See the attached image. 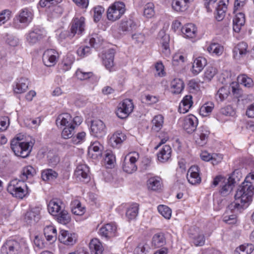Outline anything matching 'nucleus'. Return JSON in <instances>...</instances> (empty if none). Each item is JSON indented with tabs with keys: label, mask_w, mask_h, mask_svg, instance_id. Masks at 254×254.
I'll use <instances>...</instances> for the list:
<instances>
[{
	"label": "nucleus",
	"mask_w": 254,
	"mask_h": 254,
	"mask_svg": "<svg viewBox=\"0 0 254 254\" xmlns=\"http://www.w3.org/2000/svg\"><path fill=\"white\" fill-rule=\"evenodd\" d=\"M40 208L35 207L31 209L28 211L25 214V219L28 221H37L39 219V215L40 214Z\"/></svg>",
	"instance_id": "nucleus-47"
},
{
	"label": "nucleus",
	"mask_w": 254,
	"mask_h": 254,
	"mask_svg": "<svg viewBox=\"0 0 254 254\" xmlns=\"http://www.w3.org/2000/svg\"><path fill=\"white\" fill-rule=\"evenodd\" d=\"M126 11V6L124 2L116 1L111 4L107 10V18L111 21L119 19Z\"/></svg>",
	"instance_id": "nucleus-5"
},
{
	"label": "nucleus",
	"mask_w": 254,
	"mask_h": 254,
	"mask_svg": "<svg viewBox=\"0 0 254 254\" xmlns=\"http://www.w3.org/2000/svg\"><path fill=\"white\" fill-rule=\"evenodd\" d=\"M114 53L111 50H109L103 57V63L110 71H112L114 65Z\"/></svg>",
	"instance_id": "nucleus-34"
},
{
	"label": "nucleus",
	"mask_w": 254,
	"mask_h": 254,
	"mask_svg": "<svg viewBox=\"0 0 254 254\" xmlns=\"http://www.w3.org/2000/svg\"><path fill=\"white\" fill-rule=\"evenodd\" d=\"M152 129L156 131H159L163 127L164 124V117L161 115L155 116L152 121Z\"/></svg>",
	"instance_id": "nucleus-48"
},
{
	"label": "nucleus",
	"mask_w": 254,
	"mask_h": 254,
	"mask_svg": "<svg viewBox=\"0 0 254 254\" xmlns=\"http://www.w3.org/2000/svg\"><path fill=\"white\" fill-rule=\"evenodd\" d=\"M75 126L64 127L61 133L62 137L65 139L70 138L74 133Z\"/></svg>",
	"instance_id": "nucleus-51"
},
{
	"label": "nucleus",
	"mask_w": 254,
	"mask_h": 254,
	"mask_svg": "<svg viewBox=\"0 0 254 254\" xmlns=\"http://www.w3.org/2000/svg\"><path fill=\"white\" fill-rule=\"evenodd\" d=\"M214 107L212 102H207L203 104L199 109L200 115L203 117L208 116L212 112Z\"/></svg>",
	"instance_id": "nucleus-46"
},
{
	"label": "nucleus",
	"mask_w": 254,
	"mask_h": 254,
	"mask_svg": "<svg viewBox=\"0 0 254 254\" xmlns=\"http://www.w3.org/2000/svg\"><path fill=\"white\" fill-rule=\"evenodd\" d=\"M197 124L196 117L192 115H190L184 119L183 127L188 133H190L196 129Z\"/></svg>",
	"instance_id": "nucleus-17"
},
{
	"label": "nucleus",
	"mask_w": 254,
	"mask_h": 254,
	"mask_svg": "<svg viewBox=\"0 0 254 254\" xmlns=\"http://www.w3.org/2000/svg\"><path fill=\"white\" fill-rule=\"evenodd\" d=\"M183 36L186 38L193 39L196 37L197 30L195 25L192 23L186 24L181 29Z\"/></svg>",
	"instance_id": "nucleus-23"
},
{
	"label": "nucleus",
	"mask_w": 254,
	"mask_h": 254,
	"mask_svg": "<svg viewBox=\"0 0 254 254\" xmlns=\"http://www.w3.org/2000/svg\"><path fill=\"white\" fill-rule=\"evenodd\" d=\"M26 247V244L23 240L17 241L9 239L6 241L2 246L1 251L2 253L6 254H18L22 249Z\"/></svg>",
	"instance_id": "nucleus-6"
},
{
	"label": "nucleus",
	"mask_w": 254,
	"mask_h": 254,
	"mask_svg": "<svg viewBox=\"0 0 254 254\" xmlns=\"http://www.w3.org/2000/svg\"><path fill=\"white\" fill-rule=\"evenodd\" d=\"M90 132L92 135L101 138L106 133V127L104 122L99 119H95L91 122Z\"/></svg>",
	"instance_id": "nucleus-10"
},
{
	"label": "nucleus",
	"mask_w": 254,
	"mask_h": 254,
	"mask_svg": "<svg viewBox=\"0 0 254 254\" xmlns=\"http://www.w3.org/2000/svg\"><path fill=\"white\" fill-rule=\"evenodd\" d=\"M209 134L210 131L207 127H199L195 136L196 143L199 146H203L207 143Z\"/></svg>",
	"instance_id": "nucleus-14"
},
{
	"label": "nucleus",
	"mask_w": 254,
	"mask_h": 254,
	"mask_svg": "<svg viewBox=\"0 0 254 254\" xmlns=\"http://www.w3.org/2000/svg\"><path fill=\"white\" fill-rule=\"evenodd\" d=\"M147 186L149 190L158 191L161 190L162 187L161 179L158 177H151L148 180Z\"/></svg>",
	"instance_id": "nucleus-33"
},
{
	"label": "nucleus",
	"mask_w": 254,
	"mask_h": 254,
	"mask_svg": "<svg viewBox=\"0 0 254 254\" xmlns=\"http://www.w3.org/2000/svg\"><path fill=\"white\" fill-rule=\"evenodd\" d=\"M35 174V170L31 166L24 167L20 176V180L25 182L28 179L32 177Z\"/></svg>",
	"instance_id": "nucleus-38"
},
{
	"label": "nucleus",
	"mask_w": 254,
	"mask_h": 254,
	"mask_svg": "<svg viewBox=\"0 0 254 254\" xmlns=\"http://www.w3.org/2000/svg\"><path fill=\"white\" fill-rule=\"evenodd\" d=\"M205 238L202 234H198L192 238V242L195 246H202L205 243Z\"/></svg>",
	"instance_id": "nucleus-64"
},
{
	"label": "nucleus",
	"mask_w": 254,
	"mask_h": 254,
	"mask_svg": "<svg viewBox=\"0 0 254 254\" xmlns=\"http://www.w3.org/2000/svg\"><path fill=\"white\" fill-rule=\"evenodd\" d=\"M217 73L216 68L213 66H208L204 73L205 81H210Z\"/></svg>",
	"instance_id": "nucleus-53"
},
{
	"label": "nucleus",
	"mask_w": 254,
	"mask_h": 254,
	"mask_svg": "<svg viewBox=\"0 0 254 254\" xmlns=\"http://www.w3.org/2000/svg\"><path fill=\"white\" fill-rule=\"evenodd\" d=\"M207 64L206 59L203 57H198L194 58L190 69L191 73L196 75L202 71Z\"/></svg>",
	"instance_id": "nucleus-15"
},
{
	"label": "nucleus",
	"mask_w": 254,
	"mask_h": 254,
	"mask_svg": "<svg viewBox=\"0 0 254 254\" xmlns=\"http://www.w3.org/2000/svg\"><path fill=\"white\" fill-rule=\"evenodd\" d=\"M192 98V96L190 95H187L183 98L178 109L180 113L185 114L189 111L193 104Z\"/></svg>",
	"instance_id": "nucleus-29"
},
{
	"label": "nucleus",
	"mask_w": 254,
	"mask_h": 254,
	"mask_svg": "<svg viewBox=\"0 0 254 254\" xmlns=\"http://www.w3.org/2000/svg\"><path fill=\"white\" fill-rule=\"evenodd\" d=\"M75 74L77 78L81 80L87 79L93 75L92 72H86L80 69L77 70Z\"/></svg>",
	"instance_id": "nucleus-60"
},
{
	"label": "nucleus",
	"mask_w": 254,
	"mask_h": 254,
	"mask_svg": "<svg viewBox=\"0 0 254 254\" xmlns=\"http://www.w3.org/2000/svg\"><path fill=\"white\" fill-rule=\"evenodd\" d=\"M91 254H102L104 248L99 239H92L89 244Z\"/></svg>",
	"instance_id": "nucleus-32"
},
{
	"label": "nucleus",
	"mask_w": 254,
	"mask_h": 254,
	"mask_svg": "<svg viewBox=\"0 0 254 254\" xmlns=\"http://www.w3.org/2000/svg\"><path fill=\"white\" fill-rule=\"evenodd\" d=\"M46 35V32L44 28L34 27L25 35L26 42L30 45H33Z\"/></svg>",
	"instance_id": "nucleus-8"
},
{
	"label": "nucleus",
	"mask_w": 254,
	"mask_h": 254,
	"mask_svg": "<svg viewBox=\"0 0 254 254\" xmlns=\"http://www.w3.org/2000/svg\"><path fill=\"white\" fill-rule=\"evenodd\" d=\"M7 190L13 196L22 199L28 192V187L24 182L13 179L8 184Z\"/></svg>",
	"instance_id": "nucleus-2"
},
{
	"label": "nucleus",
	"mask_w": 254,
	"mask_h": 254,
	"mask_svg": "<svg viewBox=\"0 0 254 254\" xmlns=\"http://www.w3.org/2000/svg\"><path fill=\"white\" fill-rule=\"evenodd\" d=\"M89 173V169L86 165L79 164L75 170L74 176L77 180L84 182L88 179Z\"/></svg>",
	"instance_id": "nucleus-20"
},
{
	"label": "nucleus",
	"mask_w": 254,
	"mask_h": 254,
	"mask_svg": "<svg viewBox=\"0 0 254 254\" xmlns=\"http://www.w3.org/2000/svg\"><path fill=\"white\" fill-rule=\"evenodd\" d=\"M102 146L99 142L92 143L88 148V153L92 158L97 157L101 155Z\"/></svg>",
	"instance_id": "nucleus-37"
},
{
	"label": "nucleus",
	"mask_w": 254,
	"mask_h": 254,
	"mask_svg": "<svg viewBox=\"0 0 254 254\" xmlns=\"http://www.w3.org/2000/svg\"><path fill=\"white\" fill-rule=\"evenodd\" d=\"M159 213L166 219H170L172 215L171 209L165 205H159L157 207Z\"/></svg>",
	"instance_id": "nucleus-52"
},
{
	"label": "nucleus",
	"mask_w": 254,
	"mask_h": 254,
	"mask_svg": "<svg viewBox=\"0 0 254 254\" xmlns=\"http://www.w3.org/2000/svg\"><path fill=\"white\" fill-rule=\"evenodd\" d=\"M207 50L210 54L219 56L223 53L224 48L218 43H212L208 46Z\"/></svg>",
	"instance_id": "nucleus-43"
},
{
	"label": "nucleus",
	"mask_w": 254,
	"mask_h": 254,
	"mask_svg": "<svg viewBox=\"0 0 254 254\" xmlns=\"http://www.w3.org/2000/svg\"><path fill=\"white\" fill-rule=\"evenodd\" d=\"M220 113L225 116H234L235 115V109L231 106H227L221 109Z\"/></svg>",
	"instance_id": "nucleus-63"
},
{
	"label": "nucleus",
	"mask_w": 254,
	"mask_h": 254,
	"mask_svg": "<svg viewBox=\"0 0 254 254\" xmlns=\"http://www.w3.org/2000/svg\"><path fill=\"white\" fill-rule=\"evenodd\" d=\"M233 183L228 181L222 187L220 192L222 196H226L229 194L233 190Z\"/></svg>",
	"instance_id": "nucleus-59"
},
{
	"label": "nucleus",
	"mask_w": 254,
	"mask_h": 254,
	"mask_svg": "<svg viewBox=\"0 0 254 254\" xmlns=\"http://www.w3.org/2000/svg\"><path fill=\"white\" fill-rule=\"evenodd\" d=\"M73 60L72 58L67 57L65 58L64 59L61 64V66L63 70L64 71H66L70 69L71 65L73 64Z\"/></svg>",
	"instance_id": "nucleus-58"
},
{
	"label": "nucleus",
	"mask_w": 254,
	"mask_h": 254,
	"mask_svg": "<svg viewBox=\"0 0 254 254\" xmlns=\"http://www.w3.org/2000/svg\"><path fill=\"white\" fill-rule=\"evenodd\" d=\"M138 212V205L133 203L129 206L126 212V216L128 219H133L137 215Z\"/></svg>",
	"instance_id": "nucleus-50"
},
{
	"label": "nucleus",
	"mask_w": 254,
	"mask_h": 254,
	"mask_svg": "<svg viewBox=\"0 0 254 254\" xmlns=\"http://www.w3.org/2000/svg\"><path fill=\"white\" fill-rule=\"evenodd\" d=\"M44 233L47 241L54 242L57 239V230L54 226H46L44 229Z\"/></svg>",
	"instance_id": "nucleus-36"
},
{
	"label": "nucleus",
	"mask_w": 254,
	"mask_h": 254,
	"mask_svg": "<svg viewBox=\"0 0 254 254\" xmlns=\"http://www.w3.org/2000/svg\"><path fill=\"white\" fill-rule=\"evenodd\" d=\"M127 139L126 135L121 131L114 132L110 137L109 143L113 147L120 145Z\"/></svg>",
	"instance_id": "nucleus-25"
},
{
	"label": "nucleus",
	"mask_w": 254,
	"mask_h": 254,
	"mask_svg": "<svg viewBox=\"0 0 254 254\" xmlns=\"http://www.w3.org/2000/svg\"><path fill=\"white\" fill-rule=\"evenodd\" d=\"M76 239L75 234L64 230H61L59 240L62 243L66 245H73L75 243Z\"/></svg>",
	"instance_id": "nucleus-16"
},
{
	"label": "nucleus",
	"mask_w": 254,
	"mask_h": 254,
	"mask_svg": "<svg viewBox=\"0 0 254 254\" xmlns=\"http://www.w3.org/2000/svg\"><path fill=\"white\" fill-rule=\"evenodd\" d=\"M63 208L64 206L63 202L57 198L51 200L48 204V211L54 216L58 214V213Z\"/></svg>",
	"instance_id": "nucleus-21"
},
{
	"label": "nucleus",
	"mask_w": 254,
	"mask_h": 254,
	"mask_svg": "<svg viewBox=\"0 0 254 254\" xmlns=\"http://www.w3.org/2000/svg\"><path fill=\"white\" fill-rule=\"evenodd\" d=\"M71 211L74 215H82L85 212V208L78 200H75L71 203Z\"/></svg>",
	"instance_id": "nucleus-40"
},
{
	"label": "nucleus",
	"mask_w": 254,
	"mask_h": 254,
	"mask_svg": "<svg viewBox=\"0 0 254 254\" xmlns=\"http://www.w3.org/2000/svg\"><path fill=\"white\" fill-rule=\"evenodd\" d=\"M138 27L137 23L132 19L122 20L119 26V30L123 32H131Z\"/></svg>",
	"instance_id": "nucleus-26"
},
{
	"label": "nucleus",
	"mask_w": 254,
	"mask_h": 254,
	"mask_svg": "<svg viewBox=\"0 0 254 254\" xmlns=\"http://www.w3.org/2000/svg\"><path fill=\"white\" fill-rule=\"evenodd\" d=\"M229 0H221L218 3L215 13V18L217 21H220L225 16V13L227 10V5Z\"/></svg>",
	"instance_id": "nucleus-27"
},
{
	"label": "nucleus",
	"mask_w": 254,
	"mask_h": 254,
	"mask_svg": "<svg viewBox=\"0 0 254 254\" xmlns=\"http://www.w3.org/2000/svg\"><path fill=\"white\" fill-rule=\"evenodd\" d=\"M248 45L242 42L239 43L233 50L234 57L236 60H240L248 53Z\"/></svg>",
	"instance_id": "nucleus-30"
},
{
	"label": "nucleus",
	"mask_w": 254,
	"mask_h": 254,
	"mask_svg": "<svg viewBox=\"0 0 254 254\" xmlns=\"http://www.w3.org/2000/svg\"><path fill=\"white\" fill-rule=\"evenodd\" d=\"M172 150L169 145H165L160 149L157 153L158 160L161 163L169 161L171 158Z\"/></svg>",
	"instance_id": "nucleus-22"
},
{
	"label": "nucleus",
	"mask_w": 254,
	"mask_h": 254,
	"mask_svg": "<svg viewBox=\"0 0 254 254\" xmlns=\"http://www.w3.org/2000/svg\"><path fill=\"white\" fill-rule=\"evenodd\" d=\"M230 93V88L228 87H222L215 94V99L217 101L222 102L227 98Z\"/></svg>",
	"instance_id": "nucleus-39"
},
{
	"label": "nucleus",
	"mask_w": 254,
	"mask_h": 254,
	"mask_svg": "<svg viewBox=\"0 0 254 254\" xmlns=\"http://www.w3.org/2000/svg\"><path fill=\"white\" fill-rule=\"evenodd\" d=\"M192 1V0H173L172 6L177 12L185 11L188 8Z\"/></svg>",
	"instance_id": "nucleus-31"
},
{
	"label": "nucleus",
	"mask_w": 254,
	"mask_h": 254,
	"mask_svg": "<svg viewBox=\"0 0 254 254\" xmlns=\"http://www.w3.org/2000/svg\"><path fill=\"white\" fill-rule=\"evenodd\" d=\"M104 11V8L101 6H96L94 7L92 10L94 20L95 22H98L102 17L103 13Z\"/></svg>",
	"instance_id": "nucleus-55"
},
{
	"label": "nucleus",
	"mask_w": 254,
	"mask_h": 254,
	"mask_svg": "<svg viewBox=\"0 0 254 254\" xmlns=\"http://www.w3.org/2000/svg\"><path fill=\"white\" fill-rule=\"evenodd\" d=\"M56 124L58 127H66L73 125L71 116L68 113H63L58 116L56 119Z\"/></svg>",
	"instance_id": "nucleus-24"
},
{
	"label": "nucleus",
	"mask_w": 254,
	"mask_h": 254,
	"mask_svg": "<svg viewBox=\"0 0 254 254\" xmlns=\"http://www.w3.org/2000/svg\"><path fill=\"white\" fill-rule=\"evenodd\" d=\"M149 248L146 244H139L134 250L133 254H147Z\"/></svg>",
	"instance_id": "nucleus-62"
},
{
	"label": "nucleus",
	"mask_w": 254,
	"mask_h": 254,
	"mask_svg": "<svg viewBox=\"0 0 254 254\" xmlns=\"http://www.w3.org/2000/svg\"><path fill=\"white\" fill-rule=\"evenodd\" d=\"M139 158V155L137 152H130L127 154L124 158L122 168L125 172L132 174L137 170V167L136 162Z\"/></svg>",
	"instance_id": "nucleus-7"
},
{
	"label": "nucleus",
	"mask_w": 254,
	"mask_h": 254,
	"mask_svg": "<svg viewBox=\"0 0 254 254\" xmlns=\"http://www.w3.org/2000/svg\"><path fill=\"white\" fill-rule=\"evenodd\" d=\"M199 172V168L197 166H192L189 169L187 177L188 182L190 184L196 185L201 182V178Z\"/></svg>",
	"instance_id": "nucleus-18"
},
{
	"label": "nucleus",
	"mask_w": 254,
	"mask_h": 254,
	"mask_svg": "<svg viewBox=\"0 0 254 254\" xmlns=\"http://www.w3.org/2000/svg\"><path fill=\"white\" fill-rule=\"evenodd\" d=\"M133 108L134 106L132 101L126 99L119 104L116 114L121 119L126 118L132 112Z\"/></svg>",
	"instance_id": "nucleus-9"
},
{
	"label": "nucleus",
	"mask_w": 254,
	"mask_h": 254,
	"mask_svg": "<svg viewBox=\"0 0 254 254\" xmlns=\"http://www.w3.org/2000/svg\"><path fill=\"white\" fill-rule=\"evenodd\" d=\"M154 6L152 3H147L144 8L143 14L147 18H150L152 17L155 13L154 12Z\"/></svg>",
	"instance_id": "nucleus-56"
},
{
	"label": "nucleus",
	"mask_w": 254,
	"mask_h": 254,
	"mask_svg": "<svg viewBox=\"0 0 254 254\" xmlns=\"http://www.w3.org/2000/svg\"><path fill=\"white\" fill-rule=\"evenodd\" d=\"M29 82L26 77H21L17 79L13 85V92L16 94H22L28 89Z\"/></svg>",
	"instance_id": "nucleus-19"
},
{
	"label": "nucleus",
	"mask_w": 254,
	"mask_h": 254,
	"mask_svg": "<svg viewBox=\"0 0 254 254\" xmlns=\"http://www.w3.org/2000/svg\"><path fill=\"white\" fill-rule=\"evenodd\" d=\"M237 79L241 84L246 87L250 88L254 86V81L253 79L245 74L239 75Z\"/></svg>",
	"instance_id": "nucleus-45"
},
{
	"label": "nucleus",
	"mask_w": 254,
	"mask_h": 254,
	"mask_svg": "<svg viewBox=\"0 0 254 254\" xmlns=\"http://www.w3.org/2000/svg\"><path fill=\"white\" fill-rule=\"evenodd\" d=\"M63 0H40L39 4L41 7H49L58 5V4L61 2Z\"/></svg>",
	"instance_id": "nucleus-61"
},
{
	"label": "nucleus",
	"mask_w": 254,
	"mask_h": 254,
	"mask_svg": "<svg viewBox=\"0 0 254 254\" xmlns=\"http://www.w3.org/2000/svg\"><path fill=\"white\" fill-rule=\"evenodd\" d=\"M58 173L51 169H47L42 172V178L44 181H51L57 178Z\"/></svg>",
	"instance_id": "nucleus-49"
},
{
	"label": "nucleus",
	"mask_w": 254,
	"mask_h": 254,
	"mask_svg": "<svg viewBox=\"0 0 254 254\" xmlns=\"http://www.w3.org/2000/svg\"><path fill=\"white\" fill-rule=\"evenodd\" d=\"M59 57V53L54 49H48L43 54L42 60L47 66H53L56 64Z\"/></svg>",
	"instance_id": "nucleus-12"
},
{
	"label": "nucleus",
	"mask_w": 254,
	"mask_h": 254,
	"mask_svg": "<svg viewBox=\"0 0 254 254\" xmlns=\"http://www.w3.org/2000/svg\"><path fill=\"white\" fill-rule=\"evenodd\" d=\"M85 18L83 17L74 18L71 23L70 37H73L76 34H82L85 30Z\"/></svg>",
	"instance_id": "nucleus-11"
},
{
	"label": "nucleus",
	"mask_w": 254,
	"mask_h": 254,
	"mask_svg": "<svg viewBox=\"0 0 254 254\" xmlns=\"http://www.w3.org/2000/svg\"><path fill=\"white\" fill-rule=\"evenodd\" d=\"M33 11L31 8H24L19 12L14 19V26L16 28L22 29L28 25L33 18Z\"/></svg>",
	"instance_id": "nucleus-3"
},
{
	"label": "nucleus",
	"mask_w": 254,
	"mask_h": 254,
	"mask_svg": "<svg viewBox=\"0 0 254 254\" xmlns=\"http://www.w3.org/2000/svg\"><path fill=\"white\" fill-rule=\"evenodd\" d=\"M254 194V172L246 177L244 182L238 189L235 195V200L229 207L236 211H241L249 204Z\"/></svg>",
	"instance_id": "nucleus-1"
},
{
	"label": "nucleus",
	"mask_w": 254,
	"mask_h": 254,
	"mask_svg": "<svg viewBox=\"0 0 254 254\" xmlns=\"http://www.w3.org/2000/svg\"><path fill=\"white\" fill-rule=\"evenodd\" d=\"M184 87V82L180 78H175L171 82L172 92L175 94L180 93L183 90Z\"/></svg>",
	"instance_id": "nucleus-41"
},
{
	"label": "nucleus",
	"mask_w": 254,
	"mask_h": 254,
	"mask_svg": "<svg viewBox=\"0 0 254 254\" xmlns=\"http://www.w3.org/2000/svg\"><path fill=\"white\" fill-rule=\"evenodd\" d=\"M54 217L59 223L64 225L69 223L71 221L70 214L64 208L60 211L58 214L54 216Z\"/></svg>",
	"instance_id": "nucleus-35"
},
{
	"label": "nucleus",
	"mask_w": 254,
	"mask_h": 254,
	"mask_svg": "<svg viewBox=\"0 0 254 254\" xmlns=\"http://www.w3.org/2000/svg\"><path fill=\"white\" fill-rule=\"evenodd\" d=\"M33 142H18L16 139H12L11 141V148L14 154L22 158H26L29 155Z\"/></svg>",
	"instance_id": "nucleus-4"
},
{
	"label": "nucleus",
	"mask_w": 254,
	"mask_h": 254,
	"mask_svg": "<svg viewBox=\"0 0 254 254\" xmlns=\"http://www.w3.org/2000/svg\"><path fill=\"white\" fill-rule=\"evenodd\" d=\"M11 17V12L9 10L5 9L0 12V26L8 21Z\"/></svg>",
	"instance_id": "nucleus-57"
},
{
	"label": "nucleus",
	"mask_w": 254,
	"mask_h": 254,
	"mask_svg": "<svg viewBox=\"0 0 254 254\" xmlns=\"http://www.w3.org/2000/svg\"><path fill=\"white\" fill-rule=\"evenodd\" d=\"M169 37L168 35H165L162 37L161 45L162 47V52L165 56H168L170 54L169 46Z\"/></svg>",
	"instance_id": "nucleus-54"
},
{
	"label": "nucleus",
	"mask_w": 254,
	"mask_h": 254,
	"mask_svg": "<svg viewBox=\"0 0 254 254\" xmlns=\"http://www.w3.org/2000/svg\"><path fill=\"white\" fill-rule=\"evenodd\" d=\"M254 250V246L251 244H244L237 248L234 254H251Z\"/></svg>",
	"instance_id": "nucleus-42"
},
{
	"label": "nucleus",
	"mask_w": 254,
	"mask_h": 254,
	"mask_svg": "<svg viewBox=\"0 0 254 254\" xmlns=\"http://www.w3.org/2000/svg\"><path fill=\"white\" fill-rule=\"evenodd\" d=\"M100 235L107 239L117 236V227L114 223H108L103 226L99 230Z\"/></svg>",
	"instance_id": "nucleus-13"
},
{
	"label": "nucleus",
	"mask_w": 254,
	"mask_h": 254,
	"mask_svg": "<svg viewBox=\"0 0 254 254\" xmlns=\"http://www.w3.org/2000/svg\"><path fill=\"white\" fill-rule=\"evenodd\" d=\"M165 238L163 233H159L155 234L152 238V244L155 247H162L165 245Z\"/></svg>",
	"instance_id": "nucleus-44"
},
{
	"label": "nucleus",
	"mask_w": 254,
	"mask_h": 254,
	"mask_svg": "<svg viewBox=\"0 0 254 254\" xmlns=\"http://www.w3.org/2000/svg\"><path fill=\"white\" fill-rule=\"evenodd\" d=\"M245 23V14L242 12H236L233 19V28L238 33Z\"/></svg>",
	"instance_id": "nucleus-28"
}]
</instances>
